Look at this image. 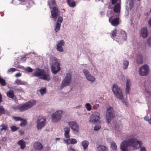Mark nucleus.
Masks as SVG:
<instances>
[{"label":"nucleus","mask_w":151,"mask_h":151,"mask_svg":"<svg viewBox=\"0 0 151 151\" xmlns=\"http://www.w3.org/2000/svg\"><path fill=\"white\" fill-rule=\"evenodd\" d=\"M68 138V139H65L64 140V143L67 144L69 145L70 144H75L77 142V140L75 139Z\"/></svg>","instance_id":"obj_18"},{"label":"nucleus","mask_w":151,"mask_h":151,"mask_svg":"<svg viewBox=\"0 0 151 151\" xmlns=\"http://www.w3.org/2000/svg\"><path fill=\"white\" fill-rule=\"evenodd\" d=\"M148 34V31L147 27H143L140 31V35L143 38H145L147 36Z\"/></svg>","instance_id":"obj_16"},{"label":"nucleus","mask_w":151,"mask_h":151,"mask_svg":"<svg viewBox=\"0 0 151 151\" xmlns=\"http://www.w3.org/2000/svg\"><path fill=\"white\" fill-rule=\"evenodd\" d=\"M111 147L113 151H117V146L115 143L113 141L111 143Z\"/></svg>","instance_id":"obj_31"},{"label":"nucleus","mask_w":151,"mask_h":151,"mask_svg":"<svg viewBox=\"0 0 151 151\" xmlns=\"http://www.w3.org/2000/svg\"><path fill=\"white\" fill-rule=\"evenodd\" d=\"M100 114L97 112H94L91 116L90 118L89 122L93 123H96L99 120Z\"/></svg>","instance_id":"obj_11"},{"label":"nucleus","mask_w":151,"mask_h":151,"mask_svg":"<svg viewBox=\"0 0 151 151\" xmlns=\"http://www.w3.org/2000/svg\"><path fill=\"white\" fill-rule=\"evenodd\" d=\"M15 91L18 92H24L23 89L21 87L16 88Z\"/></svg>","instance_id":"obj_47"},{"label":"nucleus","mask_w":151,"mask_h":151,"mask_svg":"<svg viewBox=\"0 0 151 151\" xmlns=\"http://www.w3.org/2000/svg\"><path fill=\"white\" fill-rule=\"evenodd\" d=\"M139 74L142 76L147 75L149 73V68L147 65H144L141 67L139 70Z\"/></svg>","instance_id":"obj_12"},{"label":"nucleus","mask_w":151,"mask_h":151,"mask_svg":"<svg viewBox=\"0 0 151 151\" xmlns=\"http://www.w3.org/2000/svg\"><path fill=\"white\" fill-rule=\"evenodd\" d=\"M65 43L64 41L63 40H61L58 43L57 45L56 48L58 51L60 52L63 51V49L62 46H63Z\"/></svg>","instance_id":"obj_17"},{"label":"nucleus","mask_w":151,"mask_h":151,"mask_svg":"<svg viewBox=\"0 0 151 151\" xmlns=\"http://www.w3.org/2000/svg\"><path fill=\"white\" fill-rule=\"evenodd\" d=\"M26 70L28 72H30L32 71L33 70L31 68L28 67L27 68Z\"/></svg>","instance_id":"obj_49"},{"label":"nucleus","mask_w":151,"mask_h":151,"mask_svg":"<svg viewBox=\"0 0 151 151\" xmlns=\"http://www.w3.org/2000/svg\"><path fill=\"white\" fill-rule=\"evenodd\" d=\"M51 69L52 73L56 74L61 69L60 64L57 62V59L52 57L50 59Z\"/></svg>","instance_id":"obj_3"},{"label":"nucleus","mask_w":151,"mask_h":151,"mask_svg":"<svg viewBox=\"0 0 151 151\" xmlns=\"http://www.w3.org/2000/svg\"><path fill=\"white\" fill-rule=\"evenodd\" d=\"M111 24L115 27L117 26L119 24V19L116 18L113 19L111 22Z\"/></svg>","instance_id":"obj_25"},{"label":"nucleus","mask_w":151,"mask_h":151,"mask_svg":"<svg viewBox=\"0 0 151 151\" xmlns=\"http://www.w3.org/2000/svg\"><path fill=\"white\" fill-rule=\"evenodd\" d=\"M33 75L34 76L39 77L40 79L49 81L50 80V75L48 73L45 72L43 69H37L36 72L34 73Z\"/></svg>","instance_id":"obj_2"},{"label":"nucleus","mask_w":151,"mask_h":151,"mask_svg":"<svg viewBox=\"0 0 151 151\" xmlns=\"http://www.w3.org/2000/svg\"><path fill=\"white\" fill-rule=\"evenodd\" d=\"M70 130V128L68 127H66L64 128L65 132L64 135L65 137L67 138H69L70 137L69 134Z\"/></svg>","instance_id":"obj_22"},{"label":"nucleus","mask_w":151,"mask_h":151,"mask_svg":"<svg viewBox=\"0 0 151 151\" xmlns=\"http://www.w3.org/2000/svg\"><path fill=\"white\" fill-rule=\"evenodd\" d=\"M118 0H112L111 4L113 5Z\"/></svg>","instance_id":"obj_50"},{"label":"nucleus","mask_w":151,"mask_h":151,"mask_svg":"<svg viewBox=\"0 0 151 151\" xmlns=\"http://www.w3.org/2000/svg\"><path fill=\"white\" fill-rule=\"evenodd\" d=\"M129 62L127 60H124L123 62V69L124 70L126 69L129 65Z\"/></svg>","instance_id":"obj_32"},{"label":"nucleus","mask_w":151,"mask_h":151,"mask_svg":"<svg viewBox=\"0 0 151 151\" xmlns=\"http://www.w3.org/2000/svg\"><path fill=\"white\" fill-rule=\"evenodd\" d=\"M131 85L130 81L129 79H127L126 83V93L127 94L129 93V91L130 89V86Z\"/></svg>","instance_id":"obj_23"},{"label":"nucleus","mask_w":151,"mask_h":151,"mask_svg":"<svg viewBox=\"0 0 151 151\" xmlns=\"http://www.w3.org/2000/svg\"><path fill=\"white\" fill-rule=\"evenodd\" d=\"M112 91L115 96L120 100H122L123 97L121 90L119 88L117 85L114 84L113 85Z\"/></svg>","instance_id":"obj_6"},{"label":"nucleus","mask_w":151,"mask_h":151,"mask_svg":"<svg viewBox=\"0 0 151 151\" xmlns=\"http://www.w3.org/2000/svg\"><path fill=\"white\" fill-rule=\"evenodd\" d=\"M19 132L21 135H22L24 133V132L23 130H19Z\"/></svg>","instance_id":"obj_52"},{"label":"nucleus","mask_w":151,"mask_h":151,"mask_svg":"<svg viewBox=\"0 0 151 151\" xmlns=\"http://www.w3.org/2000/svg\"><path fill=\"white\" fill-rule=\"evenodd\" d=\"M72 76L71 74L67 73L65 78L63 80L61 84V89L64 86L69 85L71 81Z\"/></svg>","instance_id":"obj_7"},{"label":"nucleus","mask_w":151,"mask_h":151,"mask_svg":"<svg viewBox=\"0 0 151 151\" xmlns=\"http://www.w3.org/2000/svg\"><path fill=\"white\" fill-rule=\"evenodd\" d=\"M67 1L70 7H73L75 6L76 3L74 0H67Z\"/></svg>","instance_id":"obj_28"},{"label":"nucleus","mask_w":151,"mask_h":151,"mask_svg":"<svg viewBox=\"0 0 151 151\" xmlns=\"http://www.w3.org/2000/svg\"><path fill=\"white\" fill-rule=\"evenodd\" d=\"M37 127L38 129H41L45 126L46 123V119L39 116L37 121Z\"/></svg>","instance_id":"obj_9"},{"label":"nucleus","mask_w":151,"mask_h":151,"mask_svg":"<svg viewBox=\"0 0 151 151\" xmlns=\"http://www.w3.org/2000/svg\"><path fill=\"white\" fill-rule=\"evenodd\" d=\"M63 111H59L53 113L52 115V121L53 122H57L60 120L62 116Z\"/></svg>","instance_id":"obj_8"},{"label":"nucleus","mask_w":151,"mask_h":151,"mask_svg":"<svg viewBox=\"0 0 151 151\" xmlns=\"http://www.w3.org/2000/svg\"><path fill=\"white\" fill-rule=\"evenodd\" d=\"M120 149L122 151H128V148L127 147H125L123 145L121 144Z\"/></svg>","instance_id":"obj_35"},{"label":"nucleus","mask_w":151,"mask_h":151,"mask_svg":"<svg viewBox=\"0 0 151 151\" xmlns=\"http://www.w3.org/2000/svg\"><path fill=\"white\" fill-rule=\"evenodd\" d=\"M51 3H52L53 4H55V2L54 1H51L49 2V4L50 9H52V10H51V18H53L54 20L56 21V19L58 18V16L60 14V11L58 10V7H52L51 4Z\"/></svg>","instance_id":"obj_5"},{"label":"nucleus","mask_w":151,"mask_h":151,"mask_svg":"<svg viewBox=\"0 0 151 151\" xmlns=\"http://www.w3.org/2000/svg\"><path fill=\"white\" fill-rule=\"evenodd\" d=\"M83 72L88 80L92 82H93L95 81V77L91 74L87 70L84 69L83 70Z\"/></svg>","instance_id":"obj_13"},{"label":"nucleus","mask_w":151,"mask_h":151,"mask_svg":"<svg viewBox=\"0 0 151 151\" xmlns=\"http://www.w3.org/2000/svg\"><path fill=\"white\" fill-rule=\"evenodd\" d=\"M148 45L151 47V37L148 39L147 41Z\"/></svg>","instance_id":"obj_48"},{"label":"nucleus","mask_w":151,"mask_h":151,"mask_svg":"<svg viewBox=\"0 0 151 151\" xmlns=\"http://www.w3.org/2000/svg\"><path fill=\"white\" fill-rule=\"evenodd\" d=\"M36 102L35 100H30L25 104H21L18 107V109L20 111L27 110L34 106Z\"/></svg>","instance_id":"obj_4"},{"label":"nucleus","mask_w":151,"mask_h":151,"mask_svg":"<svg viewBox=\"0 0 151 151\" xmlns=\"http://www.w3.org/2000/svg\"><path fill=\"white\" fill-rule=\"evenodd\" d=\"M128 148L129 146H131L135 149H138V145H142L143 143L141 141H139L136 138H130L126 140H124L121 143Z\"/></svg>","instance_id":"obj_1"},{"label":"nucleus","mask_w":151,"mask_h":151,"mask_svg":"<svg viewBox=\"0 0 151 151\" xmlns=\"http://www.w3.org/2000/svg\"><path fill=\"white\" fill-rule=\"evenodd\" d=\"M16 69L14 68H12L9 69L7 71V73H12L16 71Z\"/></svg>","instance_id":"obj_40"},{"label":"nucleus","mask_w":151,"mask_h":151,"mask_svg":"<svg viewBox=\"0 0 151 151\" xmlns=\"http://www.w3.org/2000/svg\"><path fill=\"white\" fill-rule=\"evenodd\" d=\"M120 37L124 40H127V35L125 31L122 29L121 30L120 34Z\"/></svg>","instance_id":"obj_21"},{"label":"nucleus","mask_w":151,"mask_h":151,"mask_svg":"<svg viewBox=\"0 0 151 151\" xmlns=\"http://www.w3.org/2000/svg\"><path fill=\"white\" fill-rule=\"evenodd\" d=\"M137 63L138 64H142L143 63V57L141 55H137Z\"/></svg>","instance_id":"obj_27"},{"label":"nucleus","mask_w":151,"mask_h":151,"mask_svg":"<svg viewBox=\"0 0 151 151\" xmlns=\"http://www.w3.org/2000/svg\"><path fill=\"white\" fill-rule=\"evenodd\" d=\"M1 127H2V128L0 129L1 131H3V130H6L7 129V127L4 124H2L1 125Z\"/></svg>","instance_id":"obj_44"},{"label":"nucleus","mask_w":151,"mask_h":151,"mask_svg":"<svg viewBox=\"0 0 151 151\" xmlns=\"http://www.w3.org/2000/svg\"><path fill=\"white\" fill-rule=\"evenodd\" d=\"M141 0H137L138 1H140Z\"/></svg>","instance_id":"obj_59"},{"label":"nucleus","mask_w":151,"mask_h":151,"mask_svg":"<svg viewBox=\"0 0 151 151\" xmlns=\"http://www.w3.org/2000/svg\"><path fill=\"white\" fill-rule=\"evenodd\" d=\"M13 118L14 120H15V121H22L23 120V119L22 117L19 116H14L13 117Z\"/></svg>","instance_id":"obj_37"},{"label":"nucleus","mask_w":151,"mask_h":151,"mask_svg":"<svg viewBox=\"0 0 151 151\" xmlns=\"http://www.w3.org/2000/svg\"><path fill=\"white\" fill-rule=\"evenodd\" d=\"M60 139L59 138H56V140H59Z\"/></svg>","instance_id":"obj_56"},{"label":"nucleus","mask_w":151,"mask_h":151,"mask_svg":"<svg viewBox=\"0 0 151 151\" xmlns=\"http://www.w3.org/2000/svg\"><path fill=\"white\" fill-rule=\"evenodd\" d=\"M106 116L107 122L108 123H109L111 119L114 117V111L112 108L110 107L107 109Z\"/></svg>","instance_id":"obj_10"},{"label":"nucleus","mask_w":151,"mask_h":151,"mask_svg":"<svg viewBox=\"0 0 151 151\" xmlns=\"http://www.w3.org/2000/svg\"><path fill=\"white\" fill-rule=\"evenodd\" d=\"M19 127H16L14 126H12L11 127V130L12 132H14L17 131L19 129Z\"/></svg>","instance_id":"obj_39"},{"label":"nucleus","mask_w":151,"mask_h":151,"mask_svg":"<svg viewBox=\"0 0 151 151\" xmlns=\"http://www.w3.org/2000/svg\"><path fill=\"white\" fill-rule=\"evenodd\" d=\"M97 151H108V148L102 145L99 146L97 148Z\"/></svg>","instance_id":"obj_20"},{"label":"nucleus","mask_w":151,"mask_h":151,"mask_svg":"<svg viewBox=\"0 0 151 151\" xmlns=\"http://www.w3.org/2000/svg\"><path fill=\"white\" fill-rule=\"evenodd\" d=\"M68 125L74 131L78 132V126L76 122L71 121L68 122Z\"/></svg>","instance_id":"obj_14"},{"label":"nucleus","mask_w":151,"mask_h":151,"mask_svg":"<svg viewBox=\"0 0 151 151\" xmlns=\"http://www.w3.org/2000/svg\"><path fill=\"white\" fill-rule=\"evenodd\" d=\"M144 119L145 120L147 121H149V123L151 124V118L149 120V118L148 116H145L144 117Z\"/></svg>","instance_id":"obj_45"},{"label":"nucleus","mask_w":151,"mask_h":151,"mask_svg":"<svg viewBox=\"0 0 151 151\" xmlns=\"http://www.w3.org/2000/svg\"><path fill=\"white\" fill-rule=\"evenodd\" d=\"M15 76L16 77H18L21 76V74L20 73H18L16 74Z\"/></svg>","instance_id":"obj_51"},{"label":"nucleus","mask_w":151,"mask_h":151,"mask_svg":"<svg viewBox=\"0 0 151 151\" xmlns=\"http://www.w3.org/2000/svg\"><path fill=\"white\" fill-rule=\"evenodd\" d=\"M2 101V97L1 94L0 93V104Z\"/></svg>","instance_id":"obj_54"},{"label":"nucleus","mask_w":151,"mask_h":151,"mask_svg":"<svg viewBox=\"0 0 151 151\" xmlns=\"http://www.w3.org/2000/svg\"><path fill=\"white\" fill-rule=\"evenodd\" d=\"M120 4L118 3H117L114 6V11L115 13H117L120 12Z\"/></svg>","instance_id":"obj_26"},{"label":"nucleus","mask_w":151,"mask_h":151,"mask_svg":"<svg viewBox=\"0 0 151 151\" xmlns=\"http://www.w3.org/2000/svg\"><path fill=\"white\" fill-rule=\"evenodd\" d=\"M101 127L100 124H97L94 127V130L96 131L98 130Z\"/></svg>","instance_id":"obj_43"},{"label":"nucleus","mask_w":151,"mask_h":151,"mask_svg":"<svg viewBox=\"0 0 151 151\" xmlns=\"http://www.w3.org/2000/svg\"><path fill=\"white\" fill-rule=\"evenodd\" d=\"M2 139L3 141H5L6 140V139L4 137Z\"/></svg>","instance_id":"obj_55"},{"label":"nucleus","mask_w":151,"mask_h":151,"mask_svg":"<svg viewBox=\"0 0 151 151\" xmlns=\"http://www.w3.org/2000/svg\"><path fill=\"white\" fill-rule=\"evenodd\" d=\"M15 83L17 85H24L25 84L24 82L18 79L16 80Z\"/></svg>","instance_id":"obj_33"},{"label":"nucleus","mask_w":151,"mask_h":151,"mask_svg":"<svg viewBox=\"0 0 151 151\" xmlns=\"http://www.w3.org/2000/svg\"><path fill=\"white\" fill-rule=\"evenodd\" d=\"M142 145H139V146H138V148H140V151H146V148L143 146H141Z\"/></svg>","instance_id":"obj_41"},{"label":"nucleus","mask_w":151,"mask_h":151,"mask_svg":"<svg viewBox=\"0 0 151 151\" xmlns=\"http://www.w3.org/2000/svg\"><path fill=\"white\" fill-rule=\"evenodd\" d=\"M148 24L149 26L151 27V18L148 21Z\"/></svg>","instance_id":"obj_53"},{"label":"nucleus","mask_w":151,"mask_h":151,"mask_svg":"<svg viewBox=\"0 0 151 151\" xmlns=\"http://www.w3.org/2000/svg\"><path fill=\"white\" fill-rule=\"evenodd\" d=\"M7 96L11 99H13L14 96L13 91V90H10L7 93Z\"/></svg>","instance_id":"obj_29"},{"label":"nucleus","mask_w":151,"mask_h":151,"mask_svg":"<svg viewBox=\"0 0 151 151\" xmlns=\"http://www.w3.org/2000/svg\"><path fill=\"white\" fill-rule=\"evenodd\" d=\"M110 18H109V22H110Z\"/></svg>","instance_id":"obj_58"},{"label":"nucleus","mask_w":151,"mask_h":151,"mask_svg":"<svg viewBox=\"0 0 151 151\" xmlns=\"http://www.w3.org/2000/svg\"><path fill=\"white\" fill-rule=\"evenodd\" d=\"M22 122H21V123L20 124V126H22L25 125L27 123V122L26 120L23 119Z\"/></svg>","instance_id":"obj_46"},{"label":"nucleus","mask_w":151,"mask_h":151,"mask_svg":"<svg viewBox=\"0 0 151 151\" xmlns=\"http://www.w3.org/2000/svg\"><path fill=\"white\" fill-rule=\"evenodd\" d=\"M19 1H21L22 2H24V0H19Z\"/></svg>","instance_id":"obj_57"},{"label":"nucleus","mask_w":151,"mask_h":151,"mask_svg":"<svg viewBox=\"0 0 151 151\" xmlns=\"http://www.w3.org/2000/svg\"><path fill=\"white\" fill-rule=\"evenodd\" d=\"M39 91L42 95H43L46 93V89L45 88H41L40 90Z\"/></svg>","instance_id":"obj_36"},{"label":"nucleus","mask_w":151,"mask_h":151,"mask_svg":"<svg viewBox=\"0 0 151 151\" xmlns=\"http://www.w3.org/2000/svg\"><path fill=\"white\" fill-rule=\"evenodd\" d=\"M86 107L88 111L91 110V106L89 103H86Z\"/></svg>","instance_id":"obj_38"},{"label":"nucleus","mask_w":151,"mask_h":151,"mask_svg":"<svg viewBox=\"0 0 151 151\" xmlns=\"http://www.w3.org/2000/svg\"><path fill=\"white\" fill-rule=\"evenodd\" d=\"M33 147L36 150H41L43 147L42 144L39 142H36L34 144Z\"/></svg>","instance_id":"obj_19"},{"label":"nucleus","mask_w":151,"mask_h":151,"mask_svg":"<svg viewBox=\"0 0 151 151\" xmlns=\"http://www.w3.org/2000/svg\"><path fill=\"white\" fill-rule=\"evenodd\" d=\"M117 32V29H115L111 32V37L113 38L116 36V33Z\"/></svg>","instance_id":"obj_34"},{"label":"nucleus","mask_w":151,"mask_h":151,"mask_svg":"<svg viewBox=\"0 0 151 151\" xmlns=\"http://www.w3.org/2000/svg\"><path fill=\"white\" fill-rule=\"evenodd\" d=\"M150 12H151V9H150Z\"/></svg>","instance_id":"obj_60"},{"label":"nucleus","mask_w":151,"mask_h":151,"mask_svg":"<svg viewBox=\"0 0 151 151\" xmlns=\"http://www.w3.org/2000/svg\"><path fill=\"white\" fill-rule=\"evenodd\" d=\"M4 112V109L3 106H0V115L2 114Z\"/></svg>","instance_id":"obj_42"},{"label":"nucleus","mask_w":151,"mask_h":151,"mask_svg":"<svg viewBox=\"0 0 151 151\" xmlns=\"http://www.w3.org/2000/svg\"><path fill=\"white\" fill-rule=\"evenodd\" d=\"M63 20V18L62 17L60 16L58 17L55 29V32H58L61 26V24Z\"/></svg>","instance_id":"obj_15"},{"label":"nucleus","mask_w":151,"mask_h":151,"mask_svg":"<svg viewBox=\"0 0 151 151\" xmlns=\"http://www.w3.org/2000/svg\"><path fill=\"white\" fill-rule=\"evenodd\" d=\"M17 144L20 146V147L22 149H24L26 147L25 142L23 139H21L19 141L17 142Z\"/></svg>","instance_id":"obj_24"},{"label":"nucleus","mask_w":151,"mask_h":151,"mask_svg":"<svg viewBox=\"0 0 151 151\" xmlns=\"http://www.w3.org/2000/svg\"><path fill=\"white\" fill-rule=\"evenodd\" d=\"M82 145L84 150L86 149L88 145V142L86 140L83 141L82 142Z\"/></svg>","instance_id":"obj_30"}]
</instances>
